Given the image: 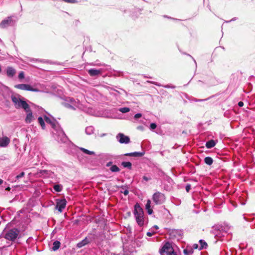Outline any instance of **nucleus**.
Instances as JSON below:
<instances>
[{
    "mask_svg": "<svg viewBox=\"0 0 255 255\" xmlns=\"http://www.w3.org/2000/svg\"><path fill=\"white\" fill-rule=\"evenodd\" d=\"M27 113V114L25 118V121L26 123H30L32 122L33 117L32 116V112L30 110V108H29V111Z\"/></svg>",
    "mask_w": 255,
    "mask_h": 255,
    "instance_id": "16",
    "label": "nucleus"
},
{
    "mask_svg": "<svg viewBox=\"0 0 255 255\" xmlns=\"http://www.w3.org/2000/svg\"><path fill=\"white\" fill-rule=\"evenodd\" d=\"M11 98L15 108H22L26 112H28L29 111V106L25 101L19 98V96H12Z\"/></svg>",
    "mask_w": 255,
    "mask_h": 255,
    "instance_id": "2",
    "label": "nucleus"
},
{
    "mask_svg": "<svg viewBox=\"0 0 255 255\" xmlns=\"http://www.w3.org/2000/svg\"><path fill=\"white\" fill-rule=\"evenodd\" d=\"M204 162L206 164L211 165L213 162V160L211 157L207 156L205 158Z\"/></svg>",
    "mask_w": 255,
    "mask_h": 255,
    "instance_id": "24",
    "label": "nucleus"
},
{
    "mask_svg": "<svg viewBox=\"0 0 255 255\" xmlns=\"http://www.w3.org/2000/svg\"><path fill=\"white\" fill-rule=\"evenodd\" d=\"M24 78V74L23 71L20 72L18 74V78L19 79H22Z\"/></svg>",
    "mask_w": 255,
    "mask_h": 255,
    "instance_id": "33",
    "label": "nucleus"
},
{
    "mask_svg": "<svg viewBox=\"0 0 255 255\" xmlns=\"http://www.w3.org/2000/svg\"><path fill=\"white\" fill-rule=\"evenodd\" d=\"M160 253L161 255H178L169 243H165L160 250Z\"/></svg>",
    "mask_w": 255,
    "mask_h": 255,
    "instance_id": "4",
    "label": "nucleus"
},
{
    "mask_svg": "<svg viewBox=\"0 0 255 255\" xmlns=\"http://www.w3.org/2000/svg\"><path fill=\"white\" fill-rule=\"evenodd\" d=\"M60 246V243L58 241H55L53 243L52 250L55 251L57 250Z\"/></svg>",
    "mask_w": 255,
    "mask_h": 255,
    "instance_id": "21",
    "label": "nucleus"
},
{
    "mask_svg": "<svg viewBox=\"0 0 255 255\" xmlns=\"http://www.w3.org/2000/svg\"><path fill=\"white\" fill-rule=\"evenodd\" d=\"M53 189L58 192H61L62 189V187L59 184L54 185L53 186Z\"/></svg>",
    "mask_w": 255,
    "mask_h": 255,
    "instance_id": "29",
    "label": "nucleus"
},
{
    "mask_svg": "<svg viewBox=\"0 0 255 255\" xmlns=\"http://www.w3.org/2000/svg\"><path fill=\"white\" fill-rule=\"evenodd\" d=\"M16 73L15 70L11 67H8L6 69V75L8 77L12 78Z\"/></svg>",
    "mask_w": 255,
    "mask_h": 255,
    "instance_id": "13",
    "label": "nucleus"
},
{
    "mask_svg": "<svg viewBox=\"0 0 255 255\" xmlns=\"http://www.w3.org/2000/svg\"><path fill=\"white\" fill-rule=\"evenodd\" d=\"M147 82L149 83H152L155 85L158 86H161V85L159 84L158 83H157V82H152V81H147Z\"/></svg>",
    "mask_w": 255,
    "mask_h": 255,
    "instance_id": "40",
    "label": "nucleus"
},
{
    "mask_svg": "<svg viewBox=\"0 0 255 255\" xmlns=\"http://www.w3.org/2000/svg\"><path fill=\"white\" fill-rule=\"evenodd\" d=\"M198 245L197 244H194L193 247L194 249H197Z\"/></svg>",
    "mask_w": 255,
    "mask_h": 255,
    "instance_id": "43",
    "label": "nucleus"
},
{
    "mask_svg": "<svg viewBox=\"0 0 255 255\" xmlns=\"http://www.w3.org/2000/svg\"><path fill=\"white\" fill-rule=\"evenodd\" d=\"M123 193L125 195H127L128 194V189H126L123 192Z\"/></svg>",
    "mask_w": 255,
    "mask_h": 255,
    "instance_id": "41",
    "label": "nucleus"
},
{
    "mask_svg": "<svg viewBox=\"0 0 255 255\" xmlns=\"http://www.w3.org/2000/svg\"><path fill=\"white\" fill-rule=\"evenodd\" d=\"M87 241L86 239L82 240L77 244V247L82 248L87 244Z\"/></svg>",
    "mask_w": 255,
    "mask_h": 255,
    "instance_id": "28",
    "label": "nucleus"
},
{
    "mask_svg": "<svg viewBox=\"0 0 255 255\" xmlns=\"http://www.w3.org/2000/svg\"><path fill=\"white\" fill-rule=\"evenodd\" d=\"M155 232H148L146 233V235L148 237H151L152 235H153L154 234Z\"/></svg>",
    "mask_w": 255,
    "mask_h": 255,
    "instance_id": "38",
    "label": "nucleus"
},
{
    "mask_svg": "<svg viewBox=\"0 0 255 255\" xmlns=\"http://www.w3.org/2000/svg\"><path fill=\"white\" fill-rule=\"evenodd\" d=\"M62 105L66 108L75 110L81 108L79 101L72 98H67L62 103Z\"/></svg>",
    "mask_w": 255,
    "mask_h": 255,
    "instance_id": "3",
    "label": "nucleus"
},
{
    "mask_svg": "<svg viewBox=\"0 0 255 255\" xmlns=\"http://www.w3.org/2000/svg\"><path fill=\"white\" fill-rule=\"evenodd\" d=\"M142 116V115L140 113H137L136 114H135L134 116V119H137L139 118H140Z\"/></svg>",
    "mask_w": 255,
    "mask_h": 255,
    "instance_id": "36",
    "label": "nucleus"
},
{
    "mask_svg": "<svg viewBox=\"0 0 255 255\" xmlns=\"http://www.w3.org/2000/svg\"><path fill=\"white\" fill-rule=\"evenodd\" d=\"M238 106L240 107H242L244 106V103L242 101H240L238 103Z\"/></svg>",
    "mask_w": 255,
    "mask_h": 255,
    "instance_id": "42",
    "label": "nucleus"
},
{
    "mask_svg": "<svg viewBox=\"0 0 255 255\" xmlns=\"http://www.w3.org/2000/svg\"><path fill=\"white\" fill-rule=\"evenodd\" d=\"M216 142L214 140H210L206 143V146L207 148H211L215 146Z\"/></svg>",
    "mask_w": 255,
    "mask_h": 255,
    "instance_id": "20",
    "label": "nucleus"
},
{
    "mask_svg": "<svg viewBox=\"0 0 255 255\" xmlns=\"http://www.w3.org/2000/svg\"><path fill=\"white\" fill-rule=\"evenodd\" d=\"M17 21L16 17L14 16H8L2 20L0 23V27L1 28H5L8 26H13Z\"/></svg>",
    "mask_w": 255,
    "mask_h": 255,
    "instance_id": "5",
    "label": "nucleus"
},
{
    "mask_svg": "<svg viewBox=\"0 0 255 255\" xmlns=\"http://www.w3.org/2000/svg\"><path fill=\"white\" fill-rule=\"evenodd\" d=\"M38 121L41 127L43 129H44L45 128V123L44 122L43 119L42 117H40L38 118Z\"/></svg>",
    "mask_w": 255,
    "mask_h": 255,
    "instance_id": "27",
    "label": "nucleus"
},
{
    "mask_svg": "<svg viewBox=\"0 0 255 255\" xmlns=\"http://www.w3.org/2000/svg\"><path fill=\"white\" fill-rule=\"evenodd\" d=\"M116 138L120 143L128 144L130 142L129 137L122 133H118Z\"/></svg>",
    "mask_w": 255,
    "mask_h": 255,
    "instance_id": "9",
    "label": "nucleus"
},
{
    "mask_svg": "<svg viewBox=\"0 0 255 255\" xmlns=\"http://www.w3.org/2000/svg\"><path fill=\"white\" fill-rule=\"evenodd\" d=\"M184 253L187 255V253H186V251L185 250H184Z\"/></svg>",
    "mask_w": 255,
    "mask_h": 255,
    "instance_id": "46",
    "label": "nucleus"
},
{
    "mask_svg": "<svg viewBox=\"0 0 255 255\" xmlns=\"http://www.w3.org/2000/svg\"><path fill=\"white\" fill-rule=\"evenodd\" d=\"M144 154V152H134L125 154V156H133V157H141Z\"/></svg>",
    "mask_w": 255,
    "mask_h": 255,
    "instance_id": "15",
    "label": "nucleus"
},
{
    "mask_svg": "<svg viewBox=\"0 0 255 255\" xmlns=\"http://www.w3.org/2000/svg\"><path fill=\"white\" fill-rule=\"evenodd\" d=\"M110 170L112 172H119L120 168L116 165H112L110 168Z\"/></svg>",
    "mask_w": 255,
    "mask_h": 255,
    "instance_id": "31",
    "label": "nucleus"
},
{
    "mask_svg": "<svg viewBox=\"0 0 255 255\" xmlns=\"http://www.w3.org/2000/svg\"><path fill=\"white\" fill-rule=\"evenodd\" d=\"M67 201L65 199H57L56 201V209L59 212H62L63 210L65 208Z\"/></svg>",
    "mask_w": 255,
    "mask_h": 255,
    "instance_id": "10",
    "label": "nucleus"
},
{
    "mask_svg": "<svg viewBox=\"0 0 255 255\" xmlns=\"http://www.w3.org/2000/svg\"><path fill=\"white\" fill-rule=\"evenodd\" d=\"M94 130V128L92 126L87 127L85 129V132L87 134H91L93 133Z\"/></svg>",
    "mask_w": 255,
    "mask_h": 255,
    "instance_id": "22",
    "label": "nucleus"
},
{
    "mask_svg": "<svg viewBox=\"0 0 255 255\" xmlns=\"http://www.w3.org/2000/svg\"><path fill=\"white\" fill-rule=\"evenodd\" d=\"M152 200L155 204L161 205L164 202L165 196L164 194L158 191L153 194Z\"/></svg>",
    "mask_w": 255,
    "mask_h": 255,
    "instance_id": "7",
    "label": "nucleus"
},
{
    "mask_svg": "<svg viewBox=\"0 0 255 255\" xmlns=\"http://www.w3.org/2000/svg\"><path fill=\"white\" fill-rule=\"evenodd\" d=\"M151 178L150 176H144L143 177V179L145 181H148L149 180H151Z\"/></svg>",
    "mask_w": 255,
    "mask_h": 255,
    "instance_id": "35",
    "label": "nucleus"
},
{
    "mask_svg": "<svg viewBox=\"0 0 255 255\" xmlns=\"http://www.w3.org/2000/svg\"><path fill=\"white\" fill-rule=\"evenodd\" d=\"M153 228H155L156 230L158 229V227L156 225H155L153 227Z\"/></svg>",
    "mask_w": 255,
    "mask_h": 255,
    "instance_id": "44",
    "label": "nucleus"
},
{
    "mask_svg": "<svg viewBox=\"0 0 255 255\" xmlns=\"http://www.w3.org/2000/svg\"><path fill=\"white\" fill-rule=\"evenodd\" d=\"M24 175H25V173L24 172H22L19 174L17 175L15 177V178L16 179H19V178H21L22 177H23Z\"/></svg>",
    "mask_w": 255,
    "mask_h": 255,
    "instance_id": "32",
    "label": "nucleus"
},
{
    "mask_svg": "<svg viewBox=\"0 0 255 255\" xmlns=\"http://www.w3.org/2000/svg\"><path fill=\"white\" fill-rule=\"evenodd\" d=\"M44 119L45 120V122L47 123L50 124L52 126V127L53 128H55L56 125H55V121L54 120H51V119H50L49 118H48L46 116L44 117Z\"/></svg>",
    "mask_w": 255,
    "mask_h": 255,
    "instance_id": "19",
    "label": "nucleus"
},
{
    "mask_svg": "<svg viewBox=\"0 0 255 255\" xmlns=\"http://www.w3.org/2000/svg\"><path fill=\"white\" fill-rule=\"evenodd\" d=\"M186 190L187 192H189L190 190L191 189V185L190 184H187L186 186Z\"/></svg>",
    "mask_w": 255,
    "mask_h": 255,
    "instance_id": "39",
    "label": "nucleus"
},
{
    "mask_svg": "<svg viewBox=\"0 0 255 255\" xmlns=\"http://www.w3.org/2000/svg\"><path fill=\"white\" fill-rule=\"evenodd\" d=\"M145 209L148 214L151 215L153 211L151 209V201L149 199L147 201V203L145 205Z\"/></svg>",
    "mask_w": 255,
    "mask_h": 255,
    "instance_id": "17",
    "label": "nucleus"
},
{
    "mask_svg": "<svg viewBox=\"0 0 255 255\" xmlns=\"http://www.w3.org/2000/svg\"><path fill=\"white\" fill-rule=\"evenodd\" d=\"M14 87L16 89L25 90V91H29L32 92H38L39 90L36 88H33L28 84H19L17 85H15Z\"/></svg>",
    "mask_w": 255,
    "mask_h": 255,
    "instance_id": "8",
    "label": "nucleus"
},
{
    "mask_svg": "<svg viewBox=\"0 0 255 255\" xmlns=\"http://www.w3.org/2000/svg\"><path fill=\"white\" fill-rule=\"evenodd\" d=\"M3 183V180L0 179V184H1Z\"/></svg>",
    "mask_w": 255,
    "mask_h": 255,
    "instance_id": "45",
    "label": "nucleus"
},
{
    "mask_svg": "<svg viewBox=\"0 0 255 255\" xmlns=\"http://www.w3.org/2000/svg\"><path fill=\"white\" fill-rule=\"evenodd\" d=\"M164 87H165L166 88L174 89L175 88V86H173V85H167L164 86Z\"/></svg>",
    "mask_w": 255,
    "mask_h": 255,
    "instance_id": "37",
    "label": "nucleus"
},
{
    "mask_svg": "<svg viewBox=\"0 0 255 255\" xmlns=\"http://www.w3.org/2000/svg\"><path fill=\"white\" fill-rule=\"evenodd\" d=\"M214 234L215 235V238L218 240L221 238L222 236H224L225 233H221L220 231L214 230L213 231Z\"/></svg>",
    "mask_w": 255,
    "mask_h": 255,
    "instance_id": "18",
    "label": "nucleus"
},
{
    "mask_svg": "<svg viewBox=\"0 0 255 255\" xmlns=\"http://www.w3.org/2000/svg\"><path fill=\"white\" fill-rule=\"evenodd\" d=\"M88 73L91 76H96L101 74V70L90 69L88 70Z\"/></svg>",
    "mask_w": 255,
    "mask_h": 255,
    "instance_id": "14",
    "label": "nucleus"
},
{
    "mask_svg": "<svg viewBox=\"0 0 255 255\" xmlns=\"http://www.w3.org/2000/svg\"><path fill=\"white\" fill-rule=\"evenodd\" d=\"M199 243L200 244V247L199 248V250H202L203 249H206L208 246L206 242L203 240H200L199 241Z\"/></svg>",
    "mask_w": 255,
    "mask_h": 255,
    "instance_id": "23",
    "label": "nucleus"
},
{
    "mask_svg": "<svg viewBox=\"0 0 255 255\" xmlns=\"http://www.w3.org/2000/svg\"><path fill=\"white\" fill-rule=\"evenodd\" d=\"M80 149L81 151H82L85 154H89V155L95 154V152L94 151H90V150H89L87 149H85L84 148L81 147Z\"/></svg>",
    "mask_w": 255,
    "mask_h": 255,
    "instance_id": "25",
    "label": "nucleus"
},
{
    "mask_svg": "<svg viewBox=\"0 0 255 255\" xmlns=\"http://www.w3.org/2000/svg\"><path fill=\"white\" fill-rule=\"evenodd\" d=\"M58 132L59 133L57 137V140L59 142L63 143L66 142L68 140V138L63 131L60 129Z\"/></svg>",
    "mask_w": 255,
    "mask_h": 255,
    "instance_id": "11",
    "label": "nucleus"
},
{
    "mask_svg": "<svg viewBox=\"0 0 255 255\" xmlns=\"http://www.w3.org/2000/svg\"><path fill=\"white\" fill-rule=\"evenodd\" d=\"M10 142V139L6 136L0 138V147H6Z\"/></svg>",
    "mask_w": 255,
    "mask_h": 255,
    "instance_id": "12",
    "label": "nucleus"
},
{
    "mask_svg": "<svg viewBox=\"0 0 255 255\" xmlns=\"http://www.w3.org/2000/svg\"><path fill=\"white\" fill-rule=\"evenodd\" d=\"M156 127L157 126L155 123H151L150 125V128L152 130L155 129Z\"/></svg>",
    "mask_w": 255,
    "mask_h": 255,
    "instance_id": "34",
    "label": "nucleus"
},
{
    "mask_svg": "<svg viewBox=\"0 0 255 255\" xmlns=\"http://www.w3.org/2000/svg\"><path fill=\"white\" fill-rule=\"evenodd\" d=\"M133 214L137 224L140 227L142 226L144 224V213L138 203L134 205Z\"/></svg>",
    "mask_w": 255,
    "mask_h": 255,
    "instance_id": "1",
    "label": "nucleus"
},
{
    "mask_svg": "<svg viewBox=\"0 0 255 255\" xmlns=\"http://www.w3.org/2000/svg\"><path fill=\"white\" fill-rule=\"evenodd\" d=\"M19 231L17 229L9 230L4 235V238L10 241H14L18 237Z\"/></svg>",
    "mask_w": 255,
    "mask_h": 255,
    "instance_id": "6",
    "label": "nucleus"
},
{
    "mask_svg": "<svg viewBox=\"0 0 255 255\" xmlns=\"http://www.w3.org/2000/svg\"><path fill=\"white\" fill-rule=\"evenodd\" d=\"M122 165L124 167H127L129 169H130L131 168V163L130 162H123L122 163Z\"/></svg>",
    "mask_w": 255,
    "mask_h": 255,
    "instance_id": "26",
    "label": "nucleus"
},
{
    "mask_svg": "<svg viewBox=\"0 0 255 255\" xmlns=\"http://www.w3.org/2000/svg\"><path fill=\"white\" fill-rule=\"evenodd\" d=\"M119 111L122 113H126L130 111V109L128 107L121 108L119 109Z\"/></svg>",
    "mask_w": 255,
    "mask_h": 255,
    "instance_id": "30",
    "label": "nucleus"
}]
</instances>
